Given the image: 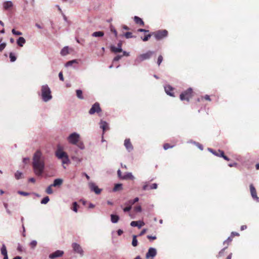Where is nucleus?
Returning a JSON list of instances; mask_svg holds the SVG:
<instances>
[{"label": "nucleus", "instance_id": "37998d69", "mask_svg": "<svg viewBox=\"0 0 259 259\" xmlns=\"http://www.w3.org/2000/svg\"><path fill=\"white\" fill-rule=\"evenodd\" d=\"M193 144L195 145L200 150H203V146L200 144V143L196 142H193Z\"/></svg>", "mask_w": 259, "mask_h": 259}, {"label": "nucleus", "instance_id": "e433bc0d", "mask_svg": "<svg viewBox=\"0 0 259 259\" xmlns=\"http://www.w3.org/2000/svg\"><path fill=\"white\" fill-rule=\"evenodd\" d=\"M49 197L48 196H46L41 200V203L43 204H46L49 201Z\"/></svg>", "mask_w": 259, "mask_h": 259}, {"label": "nucleus", "instance_id": "69168bd1", "mask_svg": "<svg viewBox=\"0 0 259 259\" xmlns=\"http://www.w3.org/2000/svg\"><path fill=\"white\" fill-rule=\"evenodd\" d=\"M147 231V230L146 229H144L142 230V231L140 232L139 236H142L144 235Z\"/></svg>", "mask_w": 259, "mask_h": 259}, {"label": "nucleus", "instance_id": "a19ab883", "mask_svg": "<svg viewBox=\"0 0 259 259\" xmlns=\"http://www.w3.org/2000/svg\"><path fill=\"white\" fill-rule=\"evenodd\" d=\"M12 32L15 35H21L22 34V33L21 32L17 31L15 29H13L12 30Z\"/></svg>", "mask_w": 259, "mask_h": 259}, {"label": "nucleus", "instance_id": "6e6552de", "mask_svg": "<svg viewBox=\"0 0 259 259\" xmlns=\"http://www.w3.org/2000/svg\"><path fill=\"white\" fill-rule=\"evenodd\" d=\"M155 37L157 40H160L167 36L168 32L166 30H159L154 33Z\"/></svg>", "mask_w": 259, "mask_h": 259}, {"label": "nucleus", "instance_id": "4c0bfd02", "mask_svg": "<svg viewBox=\"0 0 259 259\" xmlns=\"http://www.w3.org/2000/svg\"><path fill=\"white\" fill-rule=\"evenodd\" d=\"M53 186H51V185H50L47 188L46 192L48 194H52L53 193V191L52 189V187Z\"/></svg>", "mask_w": 259, "mask_h": 259}, {"label": "nucleus", "instance_id": "c756f323", "mask_svg": "<svg viewBox=\"0 0 259 259\" xmlns=\"http://www.w3.org/2000/svg\"><path fill=\"white\" fill-rule=\"evenodd\" d=\"M60 54L62 56H66L68 54V47H65L61 51Z\"/></svg>", "mask_w": 259, "mask_h": 259}, {"label": "nucleus", "instance_id": "f704fd0d", "mask_svg": "<svg viewBox=\"0 0 259 259\" xmlns=\"http://www.w3.org/2000/svg\"><path fill=\"white\" fill-rule=\"evenodd\" d=\"M9 57L10 58V61L12 62H15L16 60V59H17L15 55V54L13 53H12V52H11L10 53Z\"/></svg>", "mask_w": 259, "mask_h": 259}, {"label": "nucleus", "instance_id": "f3484780", "mask_svg": "<svg viewBox=\"0 0 259 259\" xmlns=\"http://www.w3.org/2000/svg\"><path fill=\"white\" fill-rule=\"evenodd\" d=\"M63 180L62 179L58 178L54 180L53 183L51 184V186L53 187H60L63 184Z\"/></svg>", "mask_w": 259, "mask_h": 259}, {"label": "nucleus", "instance_id": "a878e982", "mask_svg": "<svg viewBox=\"0 0 259 259\" xmlns=\"http://www.w3.org/2000/svg\"><path fill=\"white\" fill-rule=\"evenodd\" d=\"M139 199L138 197H136L133 200H130L127 202H126L125 203V205H130L132 206L133 204H134L135 203L138 202L139 201Z\"/></svg>", "mask_w": 259, "mask_h": 259}, {"label": "nucleus", "instance_id": "f8f14e48", "mask_svg": "<svg viewBox=\"0 0 259 259\" xmlns=\"http://www.w3.org/2000/svg\"><path fill=\"white\" fill-rule=\"evenodd\" d=\"M250 191L252 198L256 201L259 202V197H257L256 191L255 187L252 184H250L249 186Z\"/></svg>", "mask_w": 259, "mask_h": 259}, {"label": "nucleus", "instance_id": "2f4dec72", "mask_svg": "<svg viewBox=\"0 0 259 259\" xmlns=\"http://www.w3.org/2000/svg\"><path fill=\"white\" fill-rule=\"evenodd\" d=\"M22 172L17 170L15 174V178L16 180H19L22 178Z\"/></svg>", "mask_w": 259, "mask_h": 259}, {"label": "nucleus", "instance_id": "473e14b6", "mask_svg": "<svg viewBox=\"0 0 259 259\" xmlns=\"http://www.w3.org/2000/svg\"><path fill=\"white\" fill-rule=\"evenodd\" d=\"M78 63V62H77V60L74 59V60L68 61L65 64V66L66 67H69V66H70L72 65V64H74V63Z\"/></svg>", "mask_w": 259, "mask_h": 259}, {"label": "nucleus", "instance_id": "9b49d317", "mask_svg": "<svg viewBox=\"0 0 259 259\" xmlns=\"http://www.w3.org/2000/svg\"><path fill=\"white\" fill-rule=\"evenodd\" d=\"M89 186L91 191L94 192L96 194H99L102 190L99 189L98 187L93 182L89 183Z\"/></svg>", "mask_w": 259, "mask_h": 259}, {"label": "nucleus", "instance_id": "6ab92c4d", "mask_svg": "<svg viewBox=\"0 0 259 259\" xmlns=\"http://www.w3.org/2000/svg\"><path fill=\"white\" fill-rule=\"evenodd\" d=\"M165 93L170 96L174 97V94L171 92L173 90V88L169 85H167L164 87Z\"/></svg>", "mask_w": 259, "mask_h": 259}, {"label": "nucleus", "instance_id": "bb28decb", "mask_svg": "<svg viewBox=\"0 0 259 259\" xmlns=\"http://www.w3.org/2000/svg\"><path fill=\"white\" fill-rule=\"evenodd\" d=\"M76 94L77 97L80 100H83L84 97L82 95V91L81 90H76Z\"/></svg>", "mask_w": 259, "mask_h": 259}, {"label": "nucleus", "instance_id": "09e8293b", "mask_svg": "<svg viewBox=\"0 0 259 259\" xmlns=\"http://www.w3.org/2000/svg\"><path fill=\"white\" fill-rule=\"evenodd\" d=\"M162 60H163L162 56L161 55H159L158 57L157 62L158 66H159L160 65V64L162 62Z\"/></svg>", "mask_w": 259, "mask_h": 259}, {"label": "nucleus", "instance_id": "423d86ee", "mask_svg": "<svg viewBox=\"0 0 259 259\" xmlns=\"http://www.w3.org/2000/svg\"><path fill=\"white\" fill-rule=\"evenodd\" d=\"M71 247L75 253L78 254L81 257L83 256L84 251L80 244L76 242H73L72 243Z\"/></svg>", "mask_w": 259, "mask_h": 259}, {"label": "nucleus", "instance_id": "13d9d810", "mask_svg": "<svg viewBox=\"0 0 259 259\" xmlns=\"http://www.w3.org/2000/svg\"><path fill=\"white\" fill-rule=\"evenodd\" d=\"M135 211L136 212H141L142 211V207L141 206H137L135 208Z\"/></svg>", "mask_w": 259, "mask_h": 259}, {"label": "nucleus", "instance_id": "2eb2a0df", "mask_svg": "<svg viewBox=\"0 0 259 259\" xmlns=\"http://www.w3.org/2000/svg\"><path fill=\"white\" fill-rule=\"evenodd\" d=\"M124 145L128 152L132 151L134 149L130 139H126L124 140Z\"/></svg>", "mask_w": 259, "mask_h": 259}, {"label": "nucleus", "instance_id": "412c9836", "mask_svg": "<svg viewBox=\"0 0 259 259\" xmlns=\"http://www.w3.org/2000/svg\"><path fill=\"white\" fill-rule=\"evenodd\" d=\"M122 180H134L135 177L133 175L132 172H126L123 176L122 177Z\"/></svg>", "mask_w": 259, "mask_h": 259}, {"label": "nucleus", "instance_id": "338daca9", "mask_svg": "<svg viewBox=\"0 0 259 259\" xmlns=\"http://www.w3.org/2000/svg\"><path fill=\"white\" fill-rule=\"evenodd\" d=\"M29 160V158L28 157H25L23 159V162L24 163H27V162Z\"/></svg>", "mask_w": 259, "mask_h": 259}, {"label": "nucleus", "instance_id": "052dcab7", "mask_svg": "<svg viewBox=\"0 0 259 259\" xmlns=\"http://www.w3.org/2000/svg\"><path fill=\"white\" fill-rule=\"evenodd\" d=\"M143 190H147L148 189H149V186H148V184H145L143 186Z\"/></svg>", "mask_w": 259, "mask_h": 259}, {"label": "nucleus", "instance_id": "9d476101", "mask_svg": "<svg viewBox=\"0 0 259 259\" xmlns=\"http://www.w3.org/2000/svg\"><path fill=\"white\" fill-rule=\"evenodd\" d=\"M156 254V249L155 248L150 247L146 254V258L147 259H153Z\"/></svg>", "mask_w": 259, "mask_h": 259}, {"label": "nucleus", "instance_id": "39448f33", "mask_svg": "<svg viewBox=\"0 0 259 259\" xmlns=\"http://www.w3.org/2000/svg\"><path fill=\"white\" fill-rule=\"evenodd\" d=\"M80 138V135L76 132L71 134L68 137V142L73 145H76Z\"/></svg>", "mask_w": 259, "mask_h": 259}, {"label": "nucleus", "instance_id": "72a5a7b5", "mask_svg": "<svg viewBox=\"0 0 259 259\" xmlns=\"http://www.w3.org/2000/svg\"><path fill=\"white\" fill-rule=\"evenodd\" d=\"M132 245L134 247H136L138 245V240L137 239V236L133 235V240H132Z\"/></svg>", "mask_w": 259, "mask_h": 259}, {"label": "nucleus", "instance_id": "e2e57ef3", "mask_svg": "<svg viewBox=\"0 0 259 259\" xmlns=\"http://www.w3.org/2000/svg\"><path fill=\"white\" fill-rule=\"evenodd\" d=\"M147 238L149 239H151V240H155L156 239V237L155 236H153L148 235Z\"/></svg>", "mask_w": 259, "mask_h": 259}, {"label": "nucleus", "instance_id": "4d7b16f0", "mask_svg": "<svg viewBox=\"0 0 259 259\" xmlns=\"http://www.w3.org/2000/svg\"><path fill=\"white\" fill-rule=\"evenodd\" d=\"M157 188V185L156 183L152 184L150 186V189H156Z\"/></svg>", "mask_w": 259, "mask_h": 259}, {"label": "nucleus", "instance_id": "680f3d73", "mask_svg": "<svg viewBox=\"0 0 259 259\" xmlns=\"http://www.w3.org/2000/svg\"><path fill=\"white\" fill-rule=\"evenodd\" d=\"M138 32H147L149 31V30H146V29H143V28H139L138 30Z\"/></svg>", "mask_w": 259, "mask_h": 259}, {"label": "nucleus", "instance_id": "0eeeda50", "mask_svg": "<svg viewBox=\"0 0 259 259\" xmlns=\"http://www.w3.org/2000/svg\"><path fill=\"white\" fill-rule=\"evenodd\" d=\"M192 93V88H189L186 91L181 93V94L180 95V99L182 101L186 100L187 101H189L190 98L191 97Z\"/></svg>", "mask_w": 259, "mask_h": 259}, {"label": "nucleus", "instance_id": "0e129e2a", "mask_svg": "<svg viewBox=\"0 0 259 259\" xmlns=\"http://www.w3.org/2000/svg\"><path fill=\"white\" fill-rule=\"evenodd\" d=\"M117 175H118V177L119 178H120L121 179H122V176L121 175V170L120 169H118L117 170Z\"/></svg>", "mask_w": 259, "mask_h": 259}, {"label": "nucleus", "instance_id": "4468645a", "mask_svg": "<svg viewBox=\"0 0 259 259\" xmlns=\"http://www.w3.org/2000/svg\"><path fill=\"white\" fill-rule=\"evenodd\" d=\"M110 49L112 52L115 53L122 52L121 42H119L117 44V47H115L114 46H111Z\"/></svg>", "mask_w": 259, "mask_h": 259}, {"label": "nucleus", "instance_id": "393cba45", "mask_svg": "<svg viewBox=\"0 0 259 259\" xmlns=\"http://www.w3.org/2000/svg\"><path fill=\"white\" fill-rule=\"evenodd\" d=\"M110 217L111 221L112 223H117L119 220V217L118 215L112 214Z\"/></svg>", "mask_w": 259, "mask_h": 259}, {"label": "nucleus", "instance_id": "774afa93", "mask_svg": "<svg viewBox=\"0 0 259 259\" xmlns=\"http://www.w3.org/2000/svg\"><path fill=\"white\" fill-rule=\"evenodd\" d=\"M117 233L118 235L120 236L122 234L123 231L121 229H119L117 230Z\"/></svg>", "mask_w": 259, "mask_h": 259}, {"label": "nucleus", "instance_id": "20e7f679", "mask_svg": "<svg viewBox=\"0 0 259 259\" xmlns=\"http://www.w3.org/2000/svg\"><path fill=\"white\" fill-rule=\"evenodd\" d=\"M154 54V51H148L145 53L139 55L134 60V65H138L142 62L150 59Z\"/></svg>", "mask_w": 259, "mask_h": 259}, {"label": "nucleus", "instance_id": "1a4fd4ad", "mask_svg": "<svg viewBox=\"0 0 259 259\" xmlns=\"http://www.w3.org/2000/svg\"><path fill=\"white\" fill-rule=\"evenodd\" d=\"M101 111V108H100V104L98 102H96L94 104L90 110L89 111L90 114L92 115L95 113H99Z\"/></svg>", "mask_w": 259, "mask_h": 259}, {"label": "nucleus", "instance_id": "ddd939ff", "mask_svg": "<svg viewBox=\"0 0 259 259\" xmlns=\"http://www.w3.org/2000/svg\"><path fill=\"white\" fill-rule=\"evenodd\" d=\"M64 254V251L60 250H57L55 252L51 253L49 255V257L50 259H54L57 257L62 256Z\"/></svg>", "mask_w": 259, "mask_h": 259}, {"label": "nucleus", "instance_id": "bf43d9fd", "mask_svg": "<svg viewBox=\"0 0 259 259\" xmlns=\"http://www.w3.org/2000/svg\"><path fill=\"white\" fill-rule=\"evenodd\" d=\"M59 79L61 80V81H63L64 80V77H63V73L62 72H60L59 73Z\"/></svg>", "mask_w": 259, "mask_h": 259}, {"label": "nucleus", "instance_id": "de8ad7c7", "mask_svg": "<svg viewBox=\"0 0 259 259\" xmlns=\"http://www.w3.org/2000/svg\"><path fill=\"white\" fill-rule=\"evenodd\" d=\"M110 30L114 33L115 36L117 37V32L115 28L112 25L110 26Z\"/></svg>", "mask_w": 259, "mask_h": 259}, {"label": "nucleus", "instance_id": "7c9ffc66", "mask_svg": "<svg viewBox=\"0 0 259 259\" xmlns=\"http://www.w3.org/2000/svg\"><path fill=\"white\" fill-rule=\"evenodd\" d=\"M1 252L2 255L8 254L7 250L6 245L3 244L1 248Z\"/></svg>", "mask_w": 259, "mask_h": 259}, {"label": "nucleus", "instance_id": "864d4df0", "mask_svg": "<svg viewBox=\"0 0 259 259\" xmlns=\"http://www.w3.org/2000/svg\"><path fill=\"white\" fill-rule=\"evenodd\" d=\"M227 248V247L224 248L222 249L219 253V254L218 255V257L222 256L224 255V253L225 251V250Z\"/></svg>", "mask_w": 259, "mask_h": 259}, {"label": "nucleus", "instance_id": "603ef678", "mask_svg": "<svg viewBox=\"0 0 259 259\" xmlns=\"http://www.w3.org/2000/svg\"><path fill=\"white\" fill-rule=\"evenodd\" d=\"M131 209H132V206H131L130 205H127L126 207H124L123 209V210L124 212H128V211H130Z\"/></svg>", "mask_w": 259, "mask_h": 259}, {"label": "nucleus", "instance_id": "dca6fc26", "mask_svg": "<svg viewBox=\"0 0 259 259\" xmlns=\"http://www.w3.org/2000/svg\"><path fill=\"white\" fill-rule=\"evenodd\" d=\"M131 226L132 227H137L139 229L144 226L145 223L142 221H132L131 223Z\"/></svg>", "mask_w": 259, "mask_h": 259}, {"label": "nucleus", "instance_id": "b1692460", "mask_svg": "<svg viewBox=\"0 0 259 259\" xmlns=\"http://www.w3.org/2000/svg\"><path fill=\"white\" fill-rule=\"evenodd\" d=\"M134 20L135 22L137 24H139L140 25H142V26H143L144 25V23L143 21L142 20V19L138 16H135L134 17Z\"/></svg>", "mask_w": 259, "mask_h": 259}, {"label": "nucleus", "instance_id": "f03ea898", "mask_svg": "<svg viewBox=\"0 0 259 259\" xmlns=\"http://www.w3.org/2000/svg\"><path fill=\"white\" fill-rule=\"evenodd\" d=\"M55 155L59 159L61 160L63 164H68L70 163L67 154L63 151L62 148L60 145L57 146V150L55 151Z\"/></svg>", "mask_w": 259, "mask_h": 259}, {"label": "nucleus", "instance_id": "8fccbe9b", "mask_svg": "<svg viewBox=\"0 0 259 259\" xmlns=\"http://www.w3.org/2000/svg\"><path fill=\"white\" fill-rule=\"evenodd\" d=\"M174 146H170L168 143H165L163 145V149L165 150L168 149L169 148H172Z\"/></svg>", "mask_w": 259, "mask_h": 259}, {"label": "nucleus", "instance_id": "79ce46f5", "mask_svg": "<svg viewBox=\"0 0 259 259\" xmlns=\"http://www.w3.org/2000/svg\"><path fill=\"white\" fill-rule=\"evenodd\" d=\"M124 36L126 38H132V37H134V36L132 35V33L131 32H127L126 33H125L124 34Z\"/></svg>", "mask_w": 259, "mask_h": 259}, {"label": "nucleus", "instance_id": "cd10ccee", "mask_svg": "<svg viewBox=\"0 0 259 259\" xmlns=\"http://www.w3.org/2000/svg\"><path fill=\"white\" fill-rule=\"evenodd\" d=\"M104 35L103 31H96L92 33V35L93 37H102Z\"/></svg>", "mask_w": 259, "mask_h": 259}, {"label": "nucleus", "instance_id": "4be33fe9", "mask_svg": "<svg viewBox=\"0 0 259 259\" xmlns=\"http://www.w3.org/2000/svg\"><path fill=\"white\" fill-rule=\"evenodd\" d=\"M100 124V127L103 130V134H104L105 131L108 128V123L105 121L101 120Z\"/></svg>", "mask_w": 259, "mask_h": 259}, {"label": "nucleus", "instance_id": "3c124183", "mask_svg": "<svg viewBox=\"0 0 259 259\" xmlns=\"http://www.w3.org/2000/svg\"><path fill=\"white\" fill-rule=\"evenodd\" d=\"M151 35L150 34H149L145 35L143 38H142V39L144 41H146L151 37Z\"/></svg>", "mask_w": 259, "mask_h": 259}, {"label": "nucleus", "instance_id": "49530a36", "mask_svg": "<svg viewBox=\"0 0 259 259\" xmlns=\"http://www.w3.org/2000/svg\"><path fill=\"white\" fill-rule=\"evenodd\" d=\"M18 193L21 195L24 196H27L29 195V193L28 192L21 191H18Z\"/></svg>", "mask_w": 259, "mask_h": 259}, {"label": "nucleus", "instance_id": "a211bd4d", "mask_svg": "<svg viewBox=\"0 0 259 259\" xmlns=\"http://www.w3.org/2000/svg\"><path fill=\"white\" fill-rule=\"evenodd\" d=\"M75 152L76 155H72L71 156V158L74 161L76 162L77 163H79L82 161V157H79L78 156V155H77L78 150H76L75 151Z\"/></svg>", "mask_w": 259, "mask_h": 259}, {"label": "nucleus", "instance_id": "f257e3e1", "mask_svg": "<svg viewBox=\"0 0 259 259\" xmlns=\"http://www.w3.org/2000/svg\"><path fill=\"white\" fill-rule=\"evenodd\" d=\"M32 164L34 174L37 176H41L45 169V157L40 150H37L34 153Z\"/></svg>", "mask_w": 259, "mask_h": 259}, {"label": "nucleus", "instance_id": "c85d7f7f", "mask_svg": "<svg viewBox=\"0 0 259 259\" xmlns=\"http://www.w3.org/2000/svg\"><path fill=\"white\" fill-rule=\"evenodd\" d=\"M122 189V185L121 184H116L113 189L114 192H116Z\"/></svg>", "mask_w": 259, "mask_h": 259}, {"label": "nucleus", "instance_id": "5701e85b", "mask_svg": "<svg viewBox=\"0 0 259 259\" xmlns=\"http://www.w3.org/2000/svg\"><path fill=\"white\" fill-rule=\"evenodd\" d=\"M26 42L25 39L23 37H19L17 40V44L18 46L22 47Z\"/></svg>", "mask_w": 259, "mask_h": 259}, {"label": "nucleus", "instance_id": "ea45409f", "mask_svg": "<svg viewBox=\"0 0 259 259\" xmlns=\"http://www.w3.org/2000/svg\"><path fill=\"white\" fill-rule=\"evenodd\" d=\"M76 145L81 150H83L85 148V146H84L83 142H79V143L78 142L77 143Z\"/></svg>", "mask_w": 259, "mask_h": 259}, {"label": "nucleus", "instance_id": "58836bf2", "mask_svg": "<svg viewBox=\"0 0 259 259\" xmlns=\"http://www.w3.org/2000/svg\"><path fill=\"white\" fill-rule=\"evenodd\" d=\"M208 150L209 152H210L211 153H212L213 155L218 156L219 157L220 156V152H219V151L218 152L215 151L213 149H212L211 148H208Z\"/></svg>", "mask_w": 259, "mask_h": 259}, {"label": "nucleus", "instance_id": "7ed1b4c3", "mask_svg": "<svg viewBox=\"0 0 259 259\" xmlns=\"http://www.w3.org/2000/svg\"><path fill=\"white\" fill-rule=\"evenodd\" d=\"M40 95L42 101L45 102H47L52 99L51 89L47 84L41 86Z\"/></svg>", "mask_w": 259, "mask_h": 259}, {"label": "nucleus", "instance_id": "c9c22d12", "mask_svg": "<svg viewBox=\"0 0 259 259\" xmlns=\"http://www.w3.org/2000/svg\"><path fill=\"white\" fill-rule=\"evenodd\" d=\"M219 152H220L219 157H223L224 159L227 161H229L230 160V159L227 156L224 155V152L223 151L219 150Z\"/></svg>", "mask_w": 259, "mask_h": 259}, {"label": "nucleus", "instance_id": "6e6d98bb", "mask_svg": "<svg viewBox=\"0 0 259 259\" xmlns=\"http://www.w3.org/2000/svg\"><path fill=\"white\" fill-rule=\"evenodd\" d=\"M123 57V56L122 55H117L115 57H114V58L113 59V61H119L122 57Z\"/></svg>", "mask_w": 259, "mask_h": 259}, {"label": "nucleus", "instance_id": "aec40b11", "mask_svg": "<svg viewBox=\"0 0 259 259\" xmlns=\"http://www.w3.org/2000/svg\"><path fill=\"white\" fill-rule=\"evenodd\" d=\"M13 6V3L11 1H7L4 3L3 7L5 10L10 9Z\"/></svg>", "mask_w": 259, "mask_h": 259}, {"label": "nucleus", "instance_id": "a18cd8bd", "mask_svg": "<svg viewBox=\"0 0 259 259\" xmlns=\"http://www.w3.org/2000/svg\"><path fill=\"white\" fill-rule=\"evenodd\" d=\"M36 245H37V241L36 240H32L30 243V245L31 247L33 249H34L36 247Z\"/></svg>", "mask_w": 259, "mask_h": 259}, {"label": "nucleus", "instance_id": "5fc2aeb1", "mask_svg": "<svg viewBox=\"0 0 259 259\" xmlns=\"http://www.w3.org/2000/svg\"><path fill=\"white\" fill-rule=\"evenodd\" d=\"M6 44L5 42L0 44V52H2L6 47Z\"/></svg>", "mask_w": 259, "mask_h": 259}, {"label": "nucleus", "instance_id": "c03bdc74", "mask_svg": "<svg viewBox=\"0 0 259 259\" xmlns=\"http://www.w3.org/2000/svg\"><path fill=\"white\" fill-rule=\"evenodd\" d=\"M77 203L76 202H74L73 203V208L72 210L75 212H77Z\"/></svg>", "mask_w": 259, "mask_h": 259}]
</instances>
